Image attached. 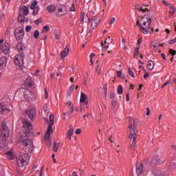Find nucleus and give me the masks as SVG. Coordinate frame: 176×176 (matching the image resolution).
<instances>
[{"label": "nucleus", "instance_id": "nucleus-1", "mask_svg": "<svg viewBox=\"0 0 176 176\" xmlns=\"http://www.w3.org/2000/svg\"><path fill=\"white\" fill-rule=\"evenodd\" d=\"M23 122V133L21 135L19 142L23 145V151L25 153L19 157L17 160V165L20 170L24 171L25 166H28L30 163V155L32 152V140L28 139L31 137V130H32V124L30 123L26 119H21Z\"/></svg>", "mask_w": 176, "mask_h": 176}, {"label": "nucleus", "instance_id": "nucleus-2", "mask_svg": "<svg viewBox=\"0 0 176 176\" xmlns=\"http://www.w3.org/2000/svg\"><path fill=\"white\" fill-rule=\"evenodd\" d=\"M135 124V122L134 120L132 118H129V127L131 130V133L129 135V138L130 140H133V142L130 146V149L131 151H134V148H135V145L137 144V133H138V130L134 129V126Z\"/></svg>", "mask_w": 176, "mask_h": 176}, {"label": "nucleus", "instance_id": "nucleus-3", "mask_svg": "<svg viewBox=\"0 0 176 176\" xmlns=\"http://www.w3.org/2000/svg\"><path fill=\"white\" fill-rule=\"evenodd\" d=\"M10 133V131H9V128H8V123L3 121L1 123L0 142H2L3 141L5 142V141L9 138Z\"/></svg>", "mask_w": 176, "mask_h": 176}, {"label": "nucleus", "instance_id": "nucleus-4", "mask_svg": "<svg viewBox=\"0 0 176 176\" xmlns=\"http://www.w3.org/2000/svg\"><path fill=\"white\" fill-rule=\"evenodd\" d=\"M80 102L81 103L80 107L79 110H77V111H78L79 112H82V111H83V107H82L83 105H84V108H87V105H88L87 96H86V94L81 92Z\"/></svg>", "mask_w": 176, "mask_h": 176}, {"label": "nucleus", "instance_id": "nucleus-5", "mask_svg": "<svg viewBox=\"0 0 176 176\" xmlns=\"http://www.w3.org/2000/svg\"><path fill=\"white\" fill-rule=\"evenodd\" d=\"M14 36L19 41H21L24 38V28L21 27L16 28L14 31Z\"/></svg>", "mask_w": 176, "mask_h": 176}, {"label": "nucleus", "instance_id": "nucleus-6", "mask_svg": "<svg viewBox=\"0 0 176 176\" xmlns=\"http://www.w3.org/2000/svg\"><path fill=\"white\" fill-rule=\"evenodd\" d=\"M25 115L30 119V120L34 121L35 120V116H36V110L32 107H29L25 111Z\"/></svg>", "mask_w": 176, "mask_h": 176}, {"label": "nucleus", "instance_id": "nucleus-7", "mask_svg": "<svg viewBox=\"0 0 176 176\" xmlns=\"http://www.w3.org/2000/svg\"><path fill=\"white\" fill-rule=\"evenodd\" d=\"M14 63L15 65H17L20 68L24 65V57L23 54H19L14 56Z\"/></svg>", "mask_w": 176, "mask_h": 176}, {"label": "nucleus", "instance_id": "nucleus-8", "mask_svg": "<svg viewBox=\"0 0 176 176\" xmlns=\"http://www.w3.org/2000/svg\"><path fill=\"white\" fill-rule=\"evenodd\" d=\"M67 14V7L62 6L59 7L56 12V17H63Z\"/></svg>", "mask_w": 176, "mask_h": 176}, {"label": "nucleus", "instance_id": "nucleus-9", "mask_svg": "<svg viewBox=\"0 0 176 176\" xmlns=\"http://www.w3.org/2000/svg\"><path fill=\"white\" fill-rule=\"evenodd\" d=\"M23 97L25 100H27L30 102L34 101L35 97L34 96V94H32V91L30 90H25L23 94Z\"/></svg>", "mask_w": 176, "mask_h": 176}, {"label": "nucleus", "instance_id": "nucleus-10", "mask_svg": "<svg viewBox=\"0 0 176 176\" xmlns=\"http://www.w3.org/2000/svg\"><path fill=\"white\" fill-rule=\"evenodd\" d=\"M53 133V125L49 124L45 135L44 136V141H50V135Z\"/></svg>", "mask_w": 176, "mask_h": 176}, {"label": "nucleus", "instance_id": "nucleus-11", "mask_svg": "<svg viewBox=\"0 0 176 176\" xmlns=\"http://www.w3.org/2000/svg\"><path fill=\"white\" fill-rule=\"evenodd\" d=\"M9 112H10V109L8 108L5 103H0V115H6Z\"/></svg>", "mask_w": 176, "mask_h": 176}, {"label": "nucleus", "instance_id": "nucleus-12", "mask_svg": "<svg viewBox=\"0 0 176 176\" xmlns=\"http://www.w3.org/2000/svg\"><path fill=\"white\" fill-rule=\"evenodd\" d=\"M148 16H149V14H145L144 16L141 17L142 19L141 21H144L143 25H144V27H146V23L148 24V27H149V25H151V23H152L151 18H146L148 17ZM144 19H146L145 21H144Z\"/></svg>", "mask_w": 176, "mask_h": 176}, {"label": "nucleus", "instance_id": "nucleus-13", "mask_svg": "<svg viewBox=\"0 0 176 176\" xmlns=\"http://www.w3.org/2000/svg\"><path fill=\"white\" fill-rule=\"evenodd\" d=\"M144 173V166L142 163H137L136 164V173L138 175H141Z\"/></svg>", "mask_w": 176, "mask_h": 176}, {"label": "nucleus", "instance_id": "nucleus-14", "mask_svg": "<svg viewBox=\"0 0 176 176\" xmlns=\"http://www.w3.org/2000/svg\"><path fill=\"white\" fill-rule=\"evenodd\" d=\"M8 63V58L6 56H2L0 58V71L6 67Z\"/></svg>", "mask_w": 176, "mask_h": 176}, {"label": "nucleus", "instance_id": "nucleus-15", "mask_svg": "<svg viewBox=\"0 0 176 176\" xmlns=\"http://www.w3.org/2000/svg\"><path fill=\"white\" fill-rule=\"evenodd\" d=\"M1 50L4 54H8L10 50V44L5 43L1 47Z\"/></svg>", "mask_w": 176, "mask_h": 176}, {"label": "nucleus", "instance_id": "nucleus-16", "mask_svg": "<svg viewBox=\"0 0 176 176\" xmlns=\"http://www.w3.org/2000/svg\"><path fill=\"white\" fill-rule=\"evenodd\" d=\"M98 24H100V20L96 19H91V28H92V30H96Z\"/></svg>", "mask_w": 176, "mask_h": 176}, {"label": "nucleus", "instance_id": "nucleus-17", "mask_svg": "<svg viewBox=\"0 0 176 176\" xmlns=\"http://www.w3.org/2000/svg\"><path fill=\"white\" fill-rule=\"evenodd\" d=\"M150 164L152 166H157V164H160V160L157 157H153L151 159Z\"/></svg>", "mask_w": 176, "mask_h": 176}, {"label": "nucleus", "instance_id": "nucleus-18", "mask_svg": "<svg viewBox=\"0 0 176 176\" xmlns=\"http://www.w3.org/2000/svg\"><path fill=\"white\" fill-rule=\"evenodd\" d=\"M56 9H57V8L54 4H51L47 7L48 13H54V12H56Z\"/></svg>", "mask_w": 176, "mask_h": 176}, {"label": "nucleus", "instance_id": "nucleus-19", "mask_svg": "<svg viewBox=\"0 0 176 176\" xmlns=\"http://www.w3.org/2000/svg\"><path fill=\"white\" fill-rule=\"evenodd\" d=\"M18 21L19 23H25V15L19 12L18 16Z\"/></svg>", "mask_w": 176, "mask_h": 176}, {"label": "nucleus", "instance_id": "nucleus-20", "mask_svg": "<svg viewBox=\"0 0 176 176\" xmlns=\"http://www.w3.org/2000/svg\"><path fill=\"white\" fill-rule=\"evenodd\" d=\"M68 53H69V48L65 47L64 49V50L62 51V52L60 54H61V57L63 58H65V57H67V56H68Z\"/></svg>", "mask_w": 176, "mask_h": 176}, {"label": "nucleus", "instance_id": "nucleus-21", "mask_svg": "<svg viewBox=\"0 0 176 176\" xmlns=\"http://www.w3.org/2000/svg\"><path fill=\"white\" fill-rule=\"evenodd\" d=\"M155 67V62H153L152 60H148L147 64V68L149 69V71H152L153 68Z\"/></svg>", "mask_w": 176, "mask_h": 176}, {"label": "nucleus", "instance_id": "nucleus-22", "mask_svg": "<svg viewBox=\"0 0 176 176\" xmlns=\"http://www.w3.org/2000/svg\"><path fill=\"white\" fill-rule=\"evenodd\" d=\"M73 134H74V129L70 128V129L67 131V138L68 140H69V141L72 140Z\"/></svg>", "mask_w": 176, "mask_h": 176}, {"label": "nucleus", "instance_id": "nucleus-23", "mask_svg": "<svg viewBox=\"0 0 176 176\" xmlns=\"http://www.w3.org/2000/svg\"><path fill=\"white\" fill-rule=\"evenodd\" d=\"M69 110H67L66 112L63 113L65 116H68L71 115V113H74V106H72L71 107L68 108Z\"/></svg>", "mask_w": 176, "mask_h": 176}, {"label": "nucleus", "instance_id": "nucleus-24", "mask_svg": "<svg viewBox=\"0 0 176 176\" xmlns=\"http://www.w3.org/2000/svg\"><path fill=\"white\" fill-rule=\"evenodd\" d=\"M16 50H18V52H19V53H21V52H23L24 50V48L23 47V43H19L16 45Z\"/></svg>", "mask_w": 176, "mask_h": 176}, {"label": "nucleus", "instance_id": "nucleus-25", "mask_svg": "<svg viewBox=\"0 0 176 176\" xmlns=\"http://www.w3.org/2000/svg\"><path fill=\"white\" fill-rule=\"evenodd\" d=\"M59 147H60V143H57V142H54L52 151H54V152H57V151H58Z\"/></svg>", "mask_w": 176, "mask_h": 176}, {"label": "nucleus", "instance_id": "nucleus-26", "mask_svg": "<svg viewBox=\"0 0 176 176\" xmlns=\"http://www.w3.org/2000/svg\"><path fill=\"white\" fill-rule=\"evenodd\" d=\"M28 13H29V10H28V7L25 6H23L22 14H23V16H28Z\"/></svg>", "mask_w": 176, "mask_h": 176}, {"label": "nucleus", "instance_id": "nucleus-27", "mask_svg": "<svg viewBox=\"0 0 176 176\" xmlns=\"http://www.w3.org/2000/svg\"><path fill=\"white\" fill-rule=\"evenodd\" d=\"M50 125H54V116L53 114L50 115Z\"/></svg>", "mask_w": 176, "mask_h": 176}, {"label": "nucleus", "instance_id": "nucleus-28", "mask_svg": "<svg viewBox=\"0 0 176 176\" xmlns=\"http://www.w3.org/2000/svg\"><path fill=\"white\" fill-rule=\"evenodd\" d=\"M6 156L10 159V160H12V159H13V153H12V151H8L6 153Z\"/></svg>", "mask_w": 176, "mask_h": 176}, {"label": "nucleus", "instance_id": "nucleus-29", "mask_svg": "<svg viewBox=\"0 0 176 176\" xmlns=\"http://www.w3.org/2000/svg\"><path fill=\"white\" fill-rule=\"evenodd\" d=\"M140 12H142V13H145V12H151V10L148 9V8H144V4L140 7Z\"/></svg>", "mask_w": 176, "mask_h": 176}, {"label": "nucleus", "instance_id": "nucleus-30", "mask_svg": "<svg viewBox=\"0 0 176 176\" xmlns=\"http://www.w3.org/2000/svg\"><path fill=\"white\" fill-rule=\"evenodd\" d=\"M118 94H123V87L122 85H119L117 89Z\"/></svg>", "mask_w": 176, "mask_h": 176}, {"label": "nucleus", "instance_id": "nucleus-31", "mask_svg": "<svg viewBox=\"0 0 176 176\" xmlns=\"http://www.w3.org/2000/svg\"><path fill=\"white\" fill-rule=\"evenodd\" d=\"M140 31H142V34H149V30H147L146 28L141 27Z\"/></svg>", "mask_w": 176, "mask_h": 176}, {"label": "nucleus", "instance_id": "nucleus-32", "mask_svg": "<svg viewBox=\"0 0 176 176\" xmlns=\"http://www.w3.org/2000/svg\"><path fill=\"white\" fill-rule=\"evenodd\" d=\"M48 31H50V27L48 25H45L43 28V34H46Z\"/></svg>", "mask_w": 176, "mask_h": 176}, {"label": "nucleus", "instance_id": "nucleus-33", "mask_svg": "<svg viewBox=\"0 0 176 176\" xmlns=\"http://www.w3.org/2000/svg\"><path fill=\"white\" fill-rule=\"evenodd\" d=\"M140 47H135L134 50V57L140 56Z\"/></svg>", "mask_w": 176, "mask_h": 176}, {"label": "nucleus", "instance_id": "nucleus-34", "mask_svg": "<svg viewBox=\"0 0 176 176\" xmlns=\"http://www.w3.org/2000/svg\"><path fill=\"white\" fill-rule=\"evenodd\" d=\"M34 39H38V38H39V30H36L34 31Z\"/></svg>", "mask_w": 176, "mask_h": 176}, {"label": "nucleus", "instance_id": "nucleus-35", "mask_svg": "<svg viewBox=\"0 0 176 176\" xmlns=\"http://www.w3.org/2000/svg\"><path fill=\"white\" fill-rule=\"evenodd\" d=\"M38 13H39V8H38V7H36V8L33 10L32 14L33 16H36Z\"/></svg>", "mask_w": 176, "mask_h": 176}, {"label": "nucleus", "instance_id": "nucleus-36", "mask_svg": "<svg viewBox=\"0 0 176 176\" xmlns=\"http://www.w3.org/2000/svg\"><path fill=\"white\" fill-rule=\"evenodd\" d=\"M128 73L132 78H135V76H134V72H133V70H131V67H129Z\"/></svg>", "mask_w": 176, "mask_h": 176}, {"label": "nucleus", "instance_id": "nucleus-37", "mask_svg": "<svg viewBox=\"0 0 176 176\" xmlns=\"http://www.w3.org/2000/svg\"><path fill=\"white\" fill-rule=\"evenodd\" d=\"M85 14L84 12H81L80 14V22L83 23L85 21Z\"/></svg>", "mask_w": 176, "mask_h": 176}, {"label": "nucleus", "instance_id": "nucleus-38", "mask_svg": "<svg viewBox=\"0 0 176 176\" xmlns=\"http://www.w3.org/2000/svg\"><path fill=\"white\" fill-rule=\"evenodd\" d=\"M6 142L5 141L0 142V149H2L3 148H6Z\"/></svg>", "mask_w": 176, "mask_h": 176}, {"label": "nucleus", "instance_id": "nucleus-39", "mask_svg": "<svg viewBox=\"0 0 176 176\" xmlns=\"http://www.w3.org/2000/svg\"><path fill=\"white\" fill-rule=\"evenodd\" d=\"M117 77L118 78H124V74L122 76V71L117 72Z\"/></svg>", "mask_w": 176, "mask_h": 176}, {"label": "nucleus", "instance_id": "nucleus-40", "mask_svg": "<svg viewBox=\"0 0 176 176\" xmlns=\"http://www.w3.org/2000/svg\"><path fill=\"white\" fill-rule=\"evenodd\" d=\"M34 23L36 25H39V24L42 23V18H38L37 20L34 21Z\"/></svg>", "mask_w": 176, "mask_h": 176}, {"label": "nucleus", "instance_id": "nucleus-41", "mask_svg": "<svg viewBox=\"0 0 176 176\" xmlns=\"http://www.w3.org/2000/svg\"><path fill=\"white\" fill-rule=\"evenodd\" d=\"M98 75H101V69H100V65H98L96 69Z\"/></svg>", "mask_w": 176, "mask_h": 176}, {"label": "nucleus", "instance_id": "nucleus-42", "mask_svg": "<svg viewBox=\"0 0 176 176\" xmlns=\"http://www.w3.org/2000/svg\"><path fill=\"white\" fill-rule=\"evenodd\" d=\"M169 54H171V56H175L176 51L173 50V49H170L169 50Z\"/></svg>", "mask_w": 176, "mask_h": 176}, {"label": "nucleus", "instance_id": "nucleus-43", "mask_svg": "<svg viewBox=\"0 0 176 176\" xmlns=\"http://www.w3.org/2000/svg\"><path fill=\"white\" fill-rule=\"evenodd\" d=\"M31 30H32V26H31V25H27V26L25 27V31H26L27 32H30V31H31Z\"/></svg>", "mask_w": 176, "mask_h": 176}, {"label": "nucleus", "instance_id": "nucleus-44", "mask_svg": "<svg viewBox=\"0 0 176 176\" xmlns=\"http://www.w3.org/2000/svg\"><path fill=\"white\" fill-rule=\"evenodd\" d=\"M36 174H39V176H42V174L43 173V166H42L41 171L36 170Z\"/></svg>", "mask_w": 176, "mask_h": 176}, {"label": "nucleus", "instance_id": "nucleus-45", "mask_svg": "<svg viewBox=\"0 0 176 176\" xmlns=\"http://www.w3.org/2000/svg\"><path fill=\"white\" fill-rule=\"evenodd\" d=\"M107 86H108V82H107L106 84H105V86H104V87H103V89H104V94H105V96H107V90H108V87H107Z\"/></svg>", "mask_w": 176, "mask_h": 176}, {"label": "nucleus", "instance_id": "nucleus-46", "mask_svg": "<svg viewBox=\"0 0 176 176\" xmlns=\"http://www.w3.org/2000/svg\"><path fill=\"white\" fill-rule=\"evenodd\" d=\"M54 35H55L56 39H58V40L60 39V35H58V34H57V30H56L54 31Z\"/></svg>", "mask_w": 176, "mask_h": 176}, {"label": "nucleus", "instance_id": "nucleus-47", "mask_svg": "<svg viewBox=\"0 0 176 176\" xmlns=\"http://www.w3.org/2000/svg\"><path fill=\"white\" fill-rule=\"evenodd\" d=\"M115 97H116V94H115L113 92H111L110 94V98H111V100H113V98H115Z\"/></svg>", "mask_w": 176, "mask_h": 176}, {"label": "nucleus", "instance_id": "nucleus-48", "mask_svg": "<svg viewBox=\"0 0 176 176\" xmlns=\"http://www.w3.org/2000/svg\"><path fill=\"white\" fill-rule=\"evenodd\" d=\"M66 104L67 106V108H70L71 107H74V104H72V102L71 101H68Z\"/></svg>", "mask_w": 176, "mask_h": 176}, {"label": "nucleus", "instance_id": "nucleus-49", "mask_svg": "<svg viewBox=\"0 0 176 176\" xmlns=\"http://www.w3.org/2000/svg\"><path fill=\"white\" fill-rule=\"evenodd\" d=\"M45 100H47V98L49 97V93L47 92V89H45Z\"/></svg>", "mask_w": 176, "mask_h": 176}, {"label": "nucleus", "instance_id": "nucleus-50", "mask_svg": "<svg viewBox=\"0 0 176 176\" xmlns=\"http://www.w3.org/2000/svg\"><path fill=\"white\" fill-rule=\"evenodd\" d=\"M146 116H149V115H151V109H149V107L146 108Z\"/></svg>", "mask_w": 176, "mask_h": 176}, {"label": "nucleus", "instance_id": "nucleus-51", "mask_svg": "<svg viewBox=\"0 0 176 176\" xmlns=\"http://www.w3.org/2000/svg\"><path fill=\"white\" fill-rule=\"evenodd\" d=\"M69 11L70 12H75V4L73 3L72 5V7L70 8Z\"/></svg>", "mask_w": 176, "mask_h": 176}, {"label": "nucleus", "instance_id": "nucleus-52", "mask_svg": "<svg viewBox=\"0 0 176 176\" xmlns=\"http://www.w3.org/2000/svg\"><path fill=\"white\" fill-rule=\"evenodd\" d=\"M162 3H164V5H165L166 6H171V4L170 3H168V2H167L164 0L162 1Z\"/></svg>", "mask_w": 176, "mask_h": 176}, {"label": "nucleus", "instance_id": "nucleus-53", "mask_svg": "<svg viewBox=\"0 0 176 176\" xmlns=\"http://www.w3.org/2000/svg\"><path fill=\"white\" fill-rule=\"evenodd\" d=\"M82 133V129H77L75 131L76 134H80Z\"/></svg>", "mask_w": 176, "mask_h": 176}, {"label": "nucleus", "instance_id": "nucleus-54", "mask_svg": "<svg viewBox=\"0 0 176 176\" xmlns=\"http://www.w3.org/2000/svg\"><path fill=\"white\" fill-rule=\"evenodd\" d=\"M111 105H112V107H116V100H111Z\"/></svg>", "mask_w": 176, "mask_h": 176}, {"label": "nucleus", "instance_id": "nucleus-55", "mask_svg": "<svg viewBox=\"0 0 176 176\" xmlns=\"http://www.w3.org/2000/svg\"><path fill=\"white\" fill-rule=\"evenodd\" d=\"M46 144H47V148H50V146H52V143H50V140L49 141H45Z\"/></svg>", "mask_w": 176, "mask_h": 176}, {"label": "nucleus", "instance_id": "nucleus-56", "mask_svg": "<svg viewBox=\"0 0 176 176\" xmlns=\"http://www.w3.org/2000/svg\"><path fill=\"white\" fill-rule=\"evenodd\" d=\"M126 101H130V95L129 93L126 94Z\"/></svg>", "mask_w": 176, "mask_h": 176}, {"label": "nucleus", "instance_id": "nucleus-57", "mask_svg": "<svg viewBox=\"0 0 176 176\" xmlns=\"http://www.w3.org/2000/svg\"><path fill=\"white\" fill-rule=\"evenodd\" d=\"M115 20H116L115 18H112L109 21V24L110 25L113 24L115 23Z\"/></svg>", "mask_w": 176, "mask_h": 176}, {"label": "nucleus", "instance_id": "nucleus-58", "mask_svg": "<svg viewBox=\"0 0 176 176\" xmlns=\"http://www.w3.org/2000/svg\"><path fill=\"white\" fill-rule=\"evenodd\" d=\"M69 89H70V90L72 91H74V90H75V85H72L71 87Z\"/></svg>", "mask_w": 176, "mask_h": 176}, {"label": "nucleus", "instance_id": "nucleus-59", "mask_svg": "<svg viewBox=\"0 0 176 176\" xmlns=\"http://www.w3.org/2000/svg\"><path fill=\"white\" fill-rule=\"evenodd\" d=\"M139 68H140V69H142V71H144V72H146V69H145V68L144 67V66L140 65V66H139Z\"/></svg>", "mask_w": 176, "mask_h": 176}, {"label": "nucleus", "instance_id": "nucleus-60", "mask_svg": "<svg viewBox=\"0 0 176 176\" xmlns=\"http://www.w3.org/2000/svg\"><path fill=\"white\" fill-rule=\"evenodd\" d=\"M89 116H90V113H87L85 115H83L82 117L84 118V119H86V118H89Z\"/></svg>", "mask_w": 176, "mask_h": 176}, {"label": "nucleus", "instance_id": "nucleus-61", "mask_svg": "<svg viewBox=\"0 0 176 176\" xmlns=\"http://www.w3.org/2000/svg\"><path fill=\"white\" fill-rule=\"evenodd\" d=\"M136 25L140 27V29H141V27H142V24H141L139 21H137Z\"/></svg>", "mask_w": 176, "mask_h": 176}, {"label": "nucleus", "instance_id": "nucleus-62", "mask_svg": "<svg viewBox=\"0 0 176 176\" xmlns=\"http://www.w3.org/2000/svg\"><path fill=\"white\" fill-rule=\"evenodd\" d=\"M72 94V91L69 88L67 90V96H71Z\"/></svg>", "mask_w": 176, "mask_h": 176}, {"label": "nucleus", "instance_id": "nucleus-63", "mask_svg": "<svg viewBox=\"0 0 176 176\" xmlns=\"http://www.w3.org/2000/svg\"><path fill=\"white\" fill-rule=\"evenodd\" d=\"M61 72H60V70H57L56 76H61Z\"/></svg>", "mask_w": 176, "mask_h": 176}, {"label": "nucleus", "instance_id": "nucleus-64", "mask_svg": "<svg viewBox=\"0 0 176 176\" xmlns=\"http://www.w3.org/2000/svg\"><path fill=\"white\" fill-rule=\"evenodd\" d=\"M148 76H149V73L145 72V74H144V79H146V78H148Z\"/></svg>", "mask_w": 176, "mask_h": 176}]
</instances>
